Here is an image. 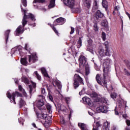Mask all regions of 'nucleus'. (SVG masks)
I'll return each mask as SVG.
<instances>
[{
	"instance_id": "6e6d98bb",
	"label": "nucleus",
	"mask_w": 130,
	"mask_h": 130,
	"mask_svg": "<svg viewBox=\"0 0 130 130\" xmlns=\"http://www.w3.org/2000/svg\"><path fill=\"white\" fill-rule=\"evenodd\" d=\"M119 10V6H115L114 8V11H118Z\"/></svg>"
},
{
	"instance_id": "4468645a",
	"label": "nucleus",
	"mask_w": 130,
	"mask_h": 130,
	"mask_svg": "<svg viewBox=\"0 0 130 130\" xmlns=\"http://www.w3.org/2000/svg\"><path fill=\"white\" fill-rule=\"evenodd\" d=\"M109 127H110V122L108 121L105 122L103 126V130H109Z\"/></svg>"
},
{
	"instance_id": "393cba45",
	"label": "nucleus",
	"mask_w": 130,
	"mask_h": 130,
	"mask_svg": "<svg viewBox=\"0 0 130 130\" xmlns=\"http://www.w3.org/2000/svg\"><path fill=\"white\" fill-rule=\"evenodd\" d=\"M102 4L103 7L105 8L106 11H107V9H108V3H107V1H106V0H103Z\"/></svg>"
},
{
	"instance_id": "5fc2aeb1",
	"label": "nucleus",
	"mask_w": 130,
	"mask_h": 130,
	"mask_svg": "<svg viewBox=\"0 0 130 130\" xmlns=\"http://www.w3.org/2000/svg\"><path fill=\"white\" fill-rule=\"evenodd\" d=\"M126 123L127 125H128V126H129L130 125V120H126Z\"/></svg>"
},
{
	"instance_id": "bb28decb",
	"label": "nucleus",
	"mask_w": 130,
	"mask_h": 130,
	"mask_svg": "<svg viewBox=\"0 0 130 130\" xmlns=\"http://www.w3.org/2000/svg\"><path fill=\"white\" fill-rule=\"evenodd\" d=\"M85 69V76H88L89 74H90V68H89V66L87 65L84 66Z\"/></svg>"
},
{
	"instance_id": "9b49d317",
	"label": "nucleus",
	"mask_w": 130,
	"mask_h": 130,
	"mask_svg": "<svg viewBox=\"0 0 130 130\" xmlns=\"http://www.w3.org/2000/svg\"><path fill=\"white\" fill-rule=\"evenodd\" d=\"M104 16V15L102 13H101V12H100L99 10H98L95 13L94 18L95 20H98L99 18H103Z\"/></svg>"
},
{
	"instance_id": "c9c22d12",
	"label": "nucleus",
	"mask_w": 130,
	"mask_h": 130,
	"mask_svg": "<svg viewBox=\"0 0 130 130\" xmlns=\"http://www.w3.org/2000/svg\"><path fill=\"white\" fill-rule=\"evenodd\" d=\"M48 97L49 98V100L53 102V97H52V95H51V92H49L48 94Z\"/></svg>"
},
{
	"instance_id": "72a5a7b5",
	"label": "nucleus",
	"mask_w": 130,
	"mask_h": 130,
	"mask_svg": "<svg viewBox=\"0 0 130 130\" xmlns=\"http://www.w3.org/2000/svg\"><path fill=\"white\" fill-rule=\"evenodd\" d=\"M102 26L103 27H105V28H106L107 27H108V22H107V21L104 20L101 23Z\"/></svg>"
},
{
	"instance_id": "20e7f679",
	"label": "nucleus",
	"mask_w": 130,
	"mask_h": 130,
	"mask_svg": "<svg viewBox=\"0 0 130 130\" xmlns=\"http://www.w3.org/2000/svg\"><path fill=\"white\" fill-rule=\"evenodd\" d=\"M73 87L75 89L78 88L80 85H84L83 78L78 74H75L74 76Z\"/></svg>"
},
{
	"instance_id": "603ef678",
	"label": "nucleus",
	"mask_w": 130,
	"mask_h": 130,
	"mask_svg": "<svg viewBox=\"0 0 130 130\" xmlns=\"http://www.w3.org/2000/svg\"><path fill=\"white\" fill-rule=\"evenodd\" d=\"M101 124H100V122H96V124H95V127H97L98 128H99V126H100Z\"/></svg>"
},
{
	"instance_id": "1a4fd4ad",
	"label": "nucleus",
	"mask_w": 130,
	"mask_h": 130,
	"mask_svg": "<svg viewBox=\"0 0 130 130\" xmlns=\"http://www.w3.org/2000/svg\"><path fill=\"white\" fill-rule=\"evenodd\" d=\"M64 24V18L59 17L56 19L53 22L54 26H57V25H63Z\"/></svg>"
},
{
	"instance_id": "a19ab883",
	"label": "nucleus",
	"mask_w": 130,
	"mask_h": 130,
	"mask_svg": "<svg viewBox=\"0 0 130 130\" xmlns=\"http://www.w3.org/2000/svg\"><path fill=\"white\" fill-rule=\"evenodd\" d=\"M93 30H94L95 32H96V31H98V30H99V27H98V26H97V23H95L93 25Z\"/></svg>"
},
{
	"instance_id": "09e8293b",
	"label": "nucleus",
	"mask_w": 130,
	"mask_h": 130,
	"mask_svg": "<svg viewBox=\"0 0 130 130\" xmlns=\"http://www.w3.org/2000/svg\"><path fill=\"white\" fill-rule=\"evenodd\" d=\"M41 93H43V94L46 93V91H45V88H42L41 89Z\"/></svg>"
},
{
	"instance_id": "f257e3e1",
	"label": "nucleus",
	"mask_w": 130,
	"mask_h": 130,
	"mask_svg": "<svg viewBox=\"0 0 130 130\" xmlns=\"http://www.w3.org/2000/svg\"><path fill=\"white\" fill-rule=\"evenodd\" d=\"M103 62H104V79H101L100 78V75L99 74L96 75L95 79L96 80L97 83H98L99 85L107 88V79L108 81H110V77L109 76V69L110 68L109 64H110V59H106L103 60Z\"/></svg>"
},
{
	"instance_id": "8fccbe9b",
	"label": "nucleus",
	"mask_w": 130,
	"mask_h": 130,
	"mask_svg": "<svg viewBox=\"0 0 130 130\" xmlns=\"http://www.w3.org/2000/svg\"><path fill=\"white\" fill-rule=\"evenodd\" d=\"M31 86H32V88H34L35 89H36V83H34V82H31Z\"/></svg>"
},
{
	"instance_id": "7ed1b4c3",
	"label": "nucleus",
	"mask_w": 130,
	"mask_h": 130,
	"mask_svg": "<svg viewBox=\"0 0 130 130\" xmlns=\"http://www.w3.org/2000/svg\"><path fill=\"white\" fill-rule=\"evenodd\" d=\"M44 105V101L43 99L38 100L37 101V107L39 108L40 110H46L49 113H51L52 112L51 105L49 104H47L45 105V107H43L42 109L41 108L42 106Z\"/></svg>"
},
{
	"instance_id": "69168bd1",
	"label": "nucleus",
	"mask_w": 130,
	"mask_h": 130,
	"mask_svg": "<svg viewBox=\"0 0 130 130\" xmlns=\"http://www.w3.org/2000/svg\"><path fill=\"white\" fill-rule=\"evenodd\" d=\"M110 89L111 90H113V87H112V85L110 86Z\"/></svg>"
},
{
	"instance_id": "f03ea898",
	"label": "nucleus",
	"mask_w": 130,
	"mask_h": 130,
	"mask_svg": "<svg viewBox=\"0 0 130 130\" xmlns=\"http://www.w3.org/2000/svg\"><path fill=\"white\" fill-rule=\"evenodd\" d=\"M21 12L24 13V16L22 21V24L23 27H25V25H26L28 23L27 19H31L32 21H35V16L34 15L29 13L27 15H26V9L27 8V0H21V5H20Z\"/></svg>"
},
{
	"instance_id": "49530a36",
	"label": "nucleus",
	"mask_w": 130,
	"mask_h": 130,
	"mask_svg": "<svg viewBox=\"0 0 130 130\" xmlns=\"http://www.w3.org/2000/svg\"><path fill=\"white\" fill-rule=\"evenodd\" d=\"M77 43L78 44H79V47H81V46H82V38H79Z\"/></svg>"
},
{
	"instance_id": "f704fd0d",
	"label": "nucleus",
	"mask_w": 130,
	"mask_h": 130,
	"mask_svg": "<svg viewBox=\"0 0 130 130\" xmlns=\"http://www.w3.org/2000/svg\"><path fill=\"white\" fill-rule=\"evenodd\" d=\"M72 9V11L73 13H81V10L79 8H74V7Z\"/></svg>"
},
{
	"instance_id": "412c9836",
	"label": "nucleus",
	"mask_w": 130,
	"mask_h": 130,
	"mask_svg": "<svg viewBox=\"0 0 130 130\" xmlns=\"http://www.w3.org/2000/svg\"><path fill=\"white\" fill-rule=\"evenodd\" d=\"M21 81L23 82L24 84H26V85H29V79L27 77L25 76H23L21 78Z\"/></svg>"
},
{
	"instance_id": "5701e85b",
	"label": "nucleus",
	"mask_w": 130,
	"mask_h": 130,
	"mask_svg": "<svg viewBox=\"0 0 130 130\" xmlns=\"http://www.w3.org/2000/svg\"><path fill=\"white\" fill-rule=\"evenodd\" d=\"M24 30H23V28L22 27L21 25H19L18 27L16 30V32L17 34H20V33H23Z\"/></svg>"
},
{
	"instance_id": "6ab92c4d",
	"label": "nucleus",
	"mask_w": 130,
	"mask_h": 130,
	"mask_svg": "<svg viewBox=\"0 0 130 130\" xmlns=\"http://www.w3.org/2000/svg\"><path fill=\"white\" fill-rule=\"evenodd\" d=\"M18 89H19V91H20V92H22V93L23 95H24V96H27V93H26V91H25V89H24V88H23V87H22V85H19Z\"/></svg>"
},
{
	"instance_id": "4be33fe9",
	"label": "nucleus",
	"mask_w": 130,
	"mask_h": 130,
	"mask_svg": "<svg viewBox=\"0 0 130 130\" xmlns=\"http://www.w3.org/2000/svg\"><path fill=\"white\" fill-rule=\"evenodd\" d=\"M23 49H25V50H26V51H28L29 53H30V51H31V47H30V45H29V44L28 43L25 44V46Z\"/></svg>"
},
{
	"instance_id": "a211bd4d",
	"label": "nucleus",
	"mask_w": 130,
	"mask_h": 130,
	"mask_svg": "<svg viewBox=\"0 0 130 130\" xmlns=\"http://www.w3.org/2000/svg\"><path fill=\"white\" fill-rule=\"evenodd\" d=\"M41 72L43 75L44 77H46L47 78H49L48 76V74H47V72H46V70L44 68H42L41 69Z\"/></svg>"
},
{
	"instance_id": "0e129e2a",
	"label": "nucleus",
	"mask_w": 130,
	"mask_h": 130,
	"mask_svg": "<svg viewBox=\"0 0 130 130\" xmlns=\"http://www.w3.org/2000/svg\"><path fill=\"white\" fill-rule=\"evenodd\" d=\"M125 130H130V128H129V127H126L125 128Z\"/></svg>"
},
{
	"instance_id": "58836bf2",
	"label": "nucleus",
	"mask_w": 130,
	"mask_h": 130,
	"mask_svg": "<svg viewBox=\"0 0 130 130\" xmlns=\"http://www.w3.org/2000/svg\"><path fill=\"white\" fill-rule=\"evenodd\" d=\"M99 52L100 55L102 56H104V55H105V52H104V50H103V49H101Z\"/></svg>"
},
{
	"instance_id": "6e6552de",
	"label": "nucleus",
	"mask_w": 130,
	"mask_h": 130,
	"mask_svg": "<svg viewBox=\"0 0 130 130\" xmlns=\"http://www.w3.org/2000/svg\"><path fill=\"white\" fill-rule=\"evenodd\" d=\"M63 3L70 9H73L75 7V1L74 0H63Z\"/></svg>"
},
{
	"instance_id": "f8f14e48",
	"label": "nucleus",
	"mask_w": 130,
	"mask_h": 130,
	"mask_svg": "<svg viewBox=\"0 0 130 130\" xmlns=\"http://www.w3.org/2000/svg\"><path fill=\"white\" fill-rule=\"evenodd\" d=\"M83 5L85 8L89 9L91 8V0H83Z\"/></svg>"
},
{
	"instance_id": "c756f323",
	"label": "nucleus",
	"mask_w": 130,
	"mask_h": 130,
	"mask_svg": "<svg viewBox=\"0 0 130 130\" xmlns=\"http://www.w3.org/2000/svg\"><path fill=\"white\" fill-rule=\"evenodd\" d=\"M45 87L47 88L48 90V92H51V90L52 89V85L48 84H46L45 85Z\"/></svg>"
},
{
	"instance_id": "de8ad7c7",
	"label": "nucleus",
	"mask_w": 130,
	"mask_h": 130,
	"mask_svg": "<svg viewBox=\"0 0 130 130\" xmlns=\"http://www.w3.org/2000/svg\"><path fill=\"white\" fill-rule=\"evenodd\" d=\"M111 98H113V99H115V98H116V93H111Z\"/></svg>"
},
{
	"instance_id": "79ce46f5",
	"label": "nucleus",
	"mask_w": 130,
	"mask_h": 130,
	"mask_svg": "<svg viewBox=\"0 0 130 130\" xmlns=\"http://www.w3.org/2000/svg\"><path fill=\"white\" fill-rule=\"evenodd\" d=\"M102 38L103 40H104V41H105V40H106V34H105V32H102Z\"/></svg>"
},
{
	"instance_id": "dca6fc26",
	"label": "nucleus",
	"mask_w": 130,
	"mask_h": 130,
	"mask_svg": "<svg viewBox=\"0 0 130 130\" xmlns=\"http://www.w3.org/2000/svg\"><path fill=\"white\" fill-rule=\"evenodd\" d=\"M78 126L80 127L81 130H88V128H87V126L86 124L83 123H79L78 124Z\"/></svg>"
},
{
	"instance_id": "680f3d73",
	"label": "nucleus",
	"mask_w": 130,
	"mask_h": 130,
	"mask_svg": "<svg viewBox=\"0 0 130 130\" xmlns=\"http://www.w3.org/2000/svg\"><path fill=\"white\" fill-rule=\"evenodd\" d=\"M71 117H72V114L70 113L69 114V120H71Z\"/></svg>"
},
{
	"instance_id": "864d4df0",
	"label": "nucleus",
	"mask_w": 130,
	"mask_h": 130,
	"mask_svg": "<svg viewBox=\"0 0 130 130\" xmlns=\"http://www.w3.org/2000/svg\"><path fill=\"white\" fill-rule=\"evenodd\" d=\"M87 50L88 51H89V52H91V53H93V49H90V48H88L87 49Z\"/></svg>"
},
{
	"instance_id": "ea45409f",
	"label": "nucleus",
	"mask_w": 130,
	"mask_h": 130,
	"mask_svg": "<svg viewBox=\"0 0 130 130\" xmlns=\"http://www.w3.org/2000/svg\"><path fill=\"white\" fill-rule=\"evenodd\" d=\"M125 64H126L127 68L130 70V62L128 61V60H125L124 61Z\"/></svg>"
},
{
	"instance_id": "13d9d810",
	"label": "nucleus",
	"mask_w": 130,
	"mask_h": 130,
	"mask_svg": "<svg viewBox=\"0 0 130 130\" xmlns=\"http://www.w3.org/2000/svg\"><path fill=\"white\" fill-rule=\"evenodd\" d=\"M31 125L32 126H34V127H35V128H37V126H36V124H35V123H32Z\"/></svg>"
},
{
	"instance_id": "a18cd8bd",
	"label": "nucleus",
	"mask_w": 130,
	"mask_h": 130,
	"mask_svg": "<svg viewBox=\"0 0 130 130\" xmlns=\"http://www.w3.org/2000/svg\"><path fill=\"white\" fill-rule=\"evenodd\" d=\"M97 96H98L97 93L95 92H92L91 94H90V97H91L92 98L97 97Z\"/></svg>"
},
{
	"instance_id": "338daca9",
	"label": "nucleus",
	"mask_w": 130,
	"mask_h": 130,
	"mask_svg": "<svg viewBox=\"0 0 130 130\" xmlns=\"http://www.w3.org/2000/svg\"><path fill=\"white\" fill-rule=\"evenodd\" d=\"M88 113L90 115H93V113H90V112H88Z\"/></svg>"
},
{
	"instance_id": "473e14b6",
	"label": "nucleus",
	"mask_w": 130,
	"mask_h": 130,
	"mask_svg": "<svg viewBox=\"0 0 130 130\" xmlns=\"http://www.w3.org/2000/svg\"><path fill=\"white\" fill-rule=\"evenodd\" d=\"M21 62L22 64H23V66H26L27 64V58H22L21 59Z\"/></svg>"
},
{
	"instance_id": "f3484780",
	"label": "nucleus",
	"mask_w": 130,
	"mask_h": 130,
	"mask_svg": "<svg viewBox=\"0 0 130 130\" xmlns=\"http://www.w3.org/2000/svg\"><path fill=\"white\" fill-rule=\"evenodd\" d=\"M37 116L38 118H40L41 119H46L47 114H45L44 113L38 114Z\"/></svg>"
},
{
	"instance_id": "c03bdc74",
	"label": "nucleus",
	"mask_w": 130,
	"mask_h": 130,
	"mask_svg": "<svg viewBox=\"0 0 130 130\" xmlns=\"http://www.w3.org/2000/svg\"><path fill=\"white\" fill-rule=\"evenodd\" d=\"M45 2V0H34L33 4L36 3H41L42 4H43Z\"/></svg>"
},
{
	"instance_id": "e433bc0d",
	"label": "nucleus",
	"mask_w": 130,
	"mask_h": 130,
	"mask_svg": "<svg viewBox=\"0 0 130 130\" xmlns=\"http://www.w3.org/2000/svg\"><path fill=\"white\" fill-rule=\"evenodd\" d=\"M35 75H36L37 78L39 81H41V76L38 74V72L37 71L35 72L34 73Z\"/></svg>"
},
{
	"instance_id": "b1692460",
	"label": "nucleus",
	"mask_w": 130,
	"mask_h": 130,
	"mask_svg": "<svg viewBox=\"0 0 130 130\" xmlns=\"http://www.w3.org/2000/svg\"><path fill=\"white\" fill-rule=\"evenodd\" d=\"M98 10V4H97V1H95L93 3V6L92 7V11L95 12Z\"/></svg>"
},
{
	"instance_id": "774afa93",
	"label": "nucleus",
	"mask_w": 130,
	"mask_h": 130,
	"mask_svg": "<svg viewBox=\"0 0 130 130\" xmlns=\"http://www.w3.org/2000/svg\"><path fill=\"white\" fill-rule=\"evenodd\" d=\"M62 123H64V120H62Z\"/></svg>"
},
{
	"instance_id": "4d7b16f0",
	"label": "nucleus",
	"mask_w": 130,
	"mask_h": 130,
	"mask_svg": "<svg viewBox=\"0 0 130 130\" xmlns=\"http://www.w3.org/2000/svg\"><path fill=\"white\" fill-rule=\"evenodd\" d=\"M14 82H15V84H18L19 80L17 79H14Z\"/></svg>"
},
{
	"instance_id": "37998d69",
	"label": "nucleus",
	"mask_w": 130,
	"mask_h": 130,
	"mask_svg": "<svg viewBox=\"0 0 130 130\" xmlns=\"http://www.w3.org/2000/svg\"><path fill=\"white\" fill-rule=\"evenodd\" d=\"M111 130H118V127L115 125H113L111 127Z\"/></svg>"
},
{
	"instance_id": "052dcab7",
	"label": "nucleus",
	"mask_w": 130,
	"mask_h": 130,
	"mask_svg": "<svg viewBox=\"0 0 130 130\" xmlns=\"http://www.w3.org/2000/svg\"><path fill=\"white\" fill-rule=\"evenodd\" d=\"M115 113L116 115H118V114H119L118 112L116 111V110H115Z\"/></svg>"
},
{
	"instance_id": "9d476101",
	"label": "nucleus",
	"mask_w": 130,
	"mask_h": 130,
	"mask_svg": "<svg viewBox=\"0 0 130 130\" xmlns=\"http://www.w3.org/2000/svg\"><path fill=\"white\" fill-rule=\"evenodd\" d=\"M97 111H100V112H103V113H106L108 110L107 107L105 106H100V107L96 108Z\"/></svg>"
},
{
	"instance_id": "ddd939ff",
	"label": "nucleus",
	"mask_w": 130,
	"mask_h": 130,
	"mask_svg": "<svg viewBox=\"0 0 130 130\" xmlns=\"http://www.w3.org/2000/svg\"><path fill=\"white\" fill-rule=\"evenodd\" d=\"M82 100L84 102H86L89 106H92V103H91V99H90V98L87 96H84L82 98Z\"/></svg>"
},
{
	"instance_id": "e2e57ef3",
	"label": "nucleus",
	"mask_w": 130,
	"mask_h": 130,
	"mask_svg": "<svg viewBox=\"0 0 130 130\" xmlns=\"http://www.w3.org/2000/svg\"><path fill=\"white\" fill-rule=\"evenodd\" d=\"M13 51H16V49L13 48L11 50V52H13Z\"/></svg>"
},
{
	"instance_id": "aec40b11",
	"label": "nucleus",
	"mask_w": 130,
	"mask_h": 130,
	"mask_svg": "<svg viewBox=\"0 0 130 130\" xmlns=\"http://www.w3.org/2000/svg\"><path fill=\"white\" fill-rule=\"evenodd\" d=\"M10 32H11V30H10V29H8L5 31L4 35L5 36V40H6V43H7V42H8V40L9 39V35Z\"/></svg>"
},
{
	"instance_id": "cd10ccee",
	"label": "nucleus",
	"mask_w": 130,
	"mask_h": 130,
	"mask_svg": "<svg viewBox=\"0 0 130 130\" xmlns=\"http://www.w3.org/2000/svg\"><path fill=\"white\" fill-rule=\"evenodd\" d=\"M54 6H55V0H51L48 6L49 8L51 9V8H53Z\"/></svg>"
},
{
	"instance_id": "3c124183",
	"label": "nucleus",
	"mask_w": 130,
	"mask_h": 130,
	"mask_svg": "<svg viewBox=\"0 0 130 130\" xmlns=\"http://www.w3.org/2000/svg\"><path fill=\"white\" fill-rule=\"evenodd\" d=\"M75 32V28L71 27V31H70V34H74Z\"/></svg>"
},
{
	"instance_id": "c85d7f7f",
	"label": "nucleus",
	"mask_w": 130,
	"mask_h": 130,
	"mask_svg": "<svg viewBox=\"0 0 130 130\" xmlns=\"http://www.w3.org/2000/svg\"><path fill=\"white\" fill-rule=\"evenodd\" d=\"M29 93L30 95H32V94H33L34 93V92H35V88H34L33 87H32V85H29Z\"/></svg>"
},
{
	"instance_id": "bf43d9fd",
	"label": "nucleus",
	"mask_w": 130,
	"mask_h": 130,
	"mask_svg": "<svg viewBox=\"0 0 130 130\" xmlns=\"http://www.w3.org/2000/svg\"><path fill=\"white\" fill-rule=\"evenodd\" d=\"M92 130H99V128L96 126H93Z\"/></svg>"
},
{
	"instance_id": "7c9ffc66",
	"label": "nucleus",
	"mask_w": 130,
	"mask_h": 130,
	"mask_svg": "<svg viewBox=\"0 0 130 130\" xmlns=\"http://www.w3.org/2000/svg\"><path fill=\"white\" fill-rule=\"evenodd\" d=\"M105 45L106 47V55H109V52H108V42L106 41L105 42Z\"/></svg>"
},
{
	"instance_id": "2f4dec72",
	"label": "nucleus",
	"mask_w": 130,
	"mask_h": 130,
	"mask_svg": "<svg viewBox=\"0 0 130 130\" xmlns=\"http://www.w3.org/2000/svg\"><path fill=\"white\" fill-rule=\"evenodd\" d=\"M25 102L24 101V100L23 99H20V100L19 101V106L20 108H22L23 106H24V104H25Z\"/></svg>"
},
{
	"instance_id": "39448f33",
	"label": "nucleus",
	"mask_w": 130,
	"mask_h": 130,
	"mask_svg": "<svg viewBox=\"0 0 130 130\" xmlns=\"http://www.w3.org/2000/svg\"><path fill=\"white\" fill-rule=\"evenodd\" d=\"M79 67L80 68H83L85 66L88 65V62L87 61V58L85 57V56L81 54V55L79 57Z\"/></svg>"
},
{
	"instance_id": "a878e982",
	"label": "nucleus",
	"mask_w": 130,
	"mask_h": 130,
	"mask_svg": "<svg viewBox=\"0 0 130 130\" xmlns=\"http://www.w3.org/2000/svg\"><path fill=\"white\" fill-rule=\"evenodd\" d=\"M48 25L49 26H50L51 28H52V29H53V31L55 32V33L58 36V34H59V33H58V31H57V30H56V28H55V27H54V25L53 24H51L50 23H48Z\"/></svg>"
},
{
	"instance_id": "423d86ee",
	"label": "nucleus",
	"mask_w": 130,
	"mask_h": 130,
	"mask_svg": "<svg viewBox=\"0 0 130 130\" xmlns=\"http://www.w3.org/2000/svg\"><path fill=\"white\" fill-rule=\"evenodd\" d=\"M7 96L10 100L12 99V100H15L16 99V96L17 97H23V95L22 94L18 91H15V92L12 93V94L11 95V93L10 92L8 91L7 94Z\"/></svg>"
},
{
	"instance_id": "2eb2a0df",
	"label": "nucleus",
	"mask_w": 130,
	"mask_h": 130,
	"mask_svg": "<svg viewBox=\"0 0 130 130\" xmlns=\"http://www.w3.org/2000/svg\"><path fill=\"white\" fill-rule=\"evenodd\" d=\"M52 84L54 87H55V85H54V84H55L56 86H57L58 89H61V85L59 82L57 81V80L53 79Z\"/></svg>"
},
{
	"instance_id": "0eeeda50",
	"label": "nucleus",
	"mask_w": 130,
	"mask_h": 130,
	"mask_svg": "<svg viewBox=\"0 0 130 130\" xmlns=\"http://www.w3.org/2000/svg\"><path fill=\"white\" fill-rule=\"evenodd\" d=\"M38 60V57L36 55V53H33L28 55V61L30 63H34Z\"/></svg>"
},
{
	"instance_id": "4c0bfd02",
	"label": "nucleus",
	"mask_w": 130,
	"mask_h": 130,
	"mask_svg": "<svg viewBox=\"0 0 130 130\" xmlns=\"http://www.w3.org/2000/svg\"><path fill=\"white\" fill-rule=\"evenodd\" d=\"M64 100L67 104H69L71 101L72 100V98L71 97H66L64 98Z\"/></svg>"
}]
</instances>
